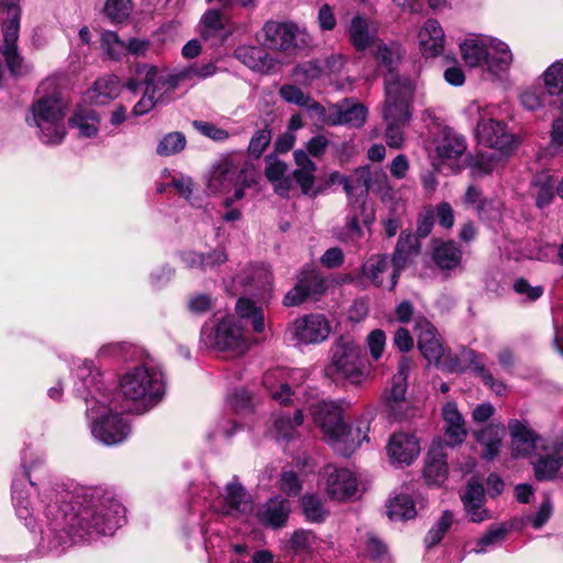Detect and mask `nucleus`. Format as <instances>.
<instances>
[{
	"label": "nucleus",
	"mask_w": 563,
	"mask_h": 563,
	"mask_svg": "<svg viewBox=\"0 0 563 563\" xmlns=\"http://www.w3.org/2000/svg\"><path fill=\"white\" fill-rule=\"evenodd\" d=\"M424 478L429 485L439 486L444 483L448 476L446 455L443 448L433 445L427 455L423 470Z\"/></svg>",
	"instance_id": "c9c22d12"
},
{
	"label": "nucleus",
	"mask_w": 563,
	"mask_h": 563,
	"mask_svg": "<svg viewBox=\"0 0 563 563\" xmlns=\"http://www.w3.org/2000/svg\"><path fill=\"white\" fill-rule=\"evenodd\" d=\"M453 521V516L450 511H444L440 519L428 531L424 542L428 548L438 544L450 529Z\"/></svg>",
	"instance_id": "052dcab7"
},
{
	"label": "nucleus",
	"mask_w": 563,
	"mask_h": 563,
	"mask_svg": "<svg viewBox=\"0 0 563 563\" xmlns=\"http://www.w3.org/2000/svg\"><path fill=\"white\" fill-rule=\"evenodd\" d=\"M298 283L303 284V290L308 297L320 295L325 289L324 279L313 268H305L298 278Z\"/></svg>",
	"instance_id": "13d9d810"
},
{
	"label": "nucleus",
	"mask_w": 563,
	"mask_h": 563,
	"mask_svg": "<svg viewBox=\"0 0 563 563\" xmlns=\"http://www.w3.org/2000/svg\"><path fill=\"white\" fill-rule=\"evenodd\" d=\"M419 251L420 244L418 236L412 233L401 232L393 256V273L387 284L390 290L394 289L397 284L399 272L405 268L413 256L419 254Z\"/></svg>",
	"instance_id": "a878e982"
},
{
	"label": "nucleus",
	"mask_w": 563,
	"mask_h": 563,
	"mask_svg": "<svg viewBox=\"0 0 563 563\" xmlns=\"http://www.w3.org/2000/svg\"><path fill=\"white\" fill-rule=\"evenodd\" d=\"M346 32L350 43L356 51H365L378 42L376 24L362 14L351 19Z\"/></svg>",
	"instance_id": "393cba45"
},
{
	"label": "nucleus",
	"mask_w": 563,
	"mask_h": 563,
	"mask_svg": "<svg viewBox=\"0 0 563 563\" xmlns=\"http://www.w3.org/2000/svg\"><path fill=\"white\" fill-rule=\"evenodd\" d=\"M411 369L410 358L402 356L398 364V371L391 379L390 399L399 401L404 399L407 388V377Z\"/></svg>",
	"instance_id": "603ef678"
},
{
	"label": "nucleus",
	"mask_w": 563,
	"mask_h": 563,
	"mask_svg": "<svg viewBox=\"0 0 563 563\" xmlns=\"http://www.w3.org/2000/svg\"><path fill=\"white\" fill-rule=\"evenodd\" d=\"M462 260V251L457 245L450 242H442L434 247L433 261L443 271H451L456 268Z\"/></svg>",
	"instance_id": "a18cd8bd"
},
{
	"label": "nucleus",
	"mask_w": 563,
	"mask_h": 563,
	"mask_svg": "<svg viewBox=\"0 0 563 563\" xmlns=\"http://www.w3.org/2000/svg\"><path fill=\"white\" fill-rule=\"evenodd\" d=\"M474 435L483 448L482 456L485 460H493L499 454L505 435V426L501 422L489 423L483 429L475 431Z\"/></svg>",
	"instance_id": "f704fd0d"
},
{
	"label": "nucleus",
	"mask_w": 563,
	"mask_h": 563,
	"mask_svg": "<svg viewBox=\"0 0 563 563\" xmlns=\"http://www.w3.org/2000/svg\"><path fill=\"white\" fill-rule=\"evenodd\" d=\"M20 0H0V15H5L2 21V44L0 52L5 64L13 75L22 71V58L18 52V40L21 20Z\"/></svg>",
	"instance_id": "9b49d317"
},
{
	"label": "nucleus",
	"mask_w": 563,
	"mask_h": 563,
	"mask_svg": "<svg viewBox=\"0 0 563 563\" xmlns=\"http://www.w3.org/2000/svg\"><path fill=\"white\" fill-rule=\"evenodd\" d=\"M122 410L145 412L157 405L165 393L163 373L145 365L128 371L120 380Z\"/></svg>",
	"instance_id": "39448f33"
},
{
	"label": "nucleus",
	"mask_w": 563,
	"mask_h": 563,
	"mask_svg": "<svg viewBox=\"0 0 563 563\" xmlns=\"http://www.w3.org/2000/svg\"><path fill=\"white\" fill-rule=\"evenodd\" d=\"M238 282L244 286L254 285L260 288H266L272 285V273L264 265L254 266L251 268L249 277H239Z\"/></svg>",
	"instance_id": "69168bd1"
},
{
	"label": "nucleus",
	"mask_w": 563,
	"mask_h": 563,
	"mask_svg": "<svg viewBox=\"0 0 563 563\" xmlns=\"http://www.w3.org/2000/svg\"><path fill=\"white\" fill-rule=\"evenodd\" d=\"M163 177L169 179L172 185L177 192L185 198L190 205L196 206L197 199L194 197L195 184L191 177L179 174H172L168 169L163 172Z\"/></svg>",
	"instance_id": "5fc2aeb1"
},
{
	"label": "nucleus",
	"mask_w": 563,
	"mask_h": 563,
	"mask_svg": "<svg viewBox=\"0 0 563 563\" xmlns=\"http://www.w3.org/2000/svg\"><path fill=\"white\" fill-rule=\"evenodd\" d=\"M289 510L287 499L272 498L258 509L257 518L264 525L278 528L286 522Z\"/></svg>",
	"instance_id": "a19ab883"
},
{
	"label": "nucleus",
	"mask_w": 563,
	"mask_h": 563,
	"mask_svg": "<svg viewBox=\"0 0 563 563\" xmlns=\"http://www.w3.org/2000/svg\"><path fill=\"white\" fill-rule=\"evenodd\" d=\"M418 43L424 57H435L442 54L445 44L444 31L437 20L429 19L418 33Z\"/></svg>",
	"instance_id": "bb28decb"
},
{
	"label": "nucleus",
	"mask_w": 563,
	"mask_h": 563,
	"mask_svg": "<svg viewBox=\"0 0 563 563\" xmlns=\"http://www.w3.org/2000/svg\"><path fill=\"white\" fill-rule=\"evenodd\" d=\"M303 421L301 409H297L294 418L283 412L276 413L272 417V424L269 433L277 440H288L296 434L297 427Z\"/></svg>",
	"instance_id": "79ce46f5"
},
{
	"label": "nucleus",
	"mask_w": 563,
	"mask_h": 563,
	"mask_svg": "<svg viewBox=\"0 0 563 563\" xmlns=\"http://www.w3.org/2000/svg\"><path fill=\"white\" fill-rule=\"evenodd\" d=\"M114 399L109 394L101 398L92 397L87 400V418L95 440L104 445H114L123 442L130 434L129 422L122 417Z\"/></svg>",
	"instance_id": "0eeeda50"
},
{
	"label": "nucleus",
	"mask_w": 563,
	"mask_h": 563,
	"mask_svg": "<svg viewBox=\"0 0 563 563\" xmlns=\"http://www.w3.org/2000/svg\"><path fill=\"white\" fill-rule=\"evenodd\" d=\"M75 388L80 394L85 401L96 398H101L102 394H107L102 389V379L100 372L95 368L91 361L81 360L75 369Z\"/></svg>",
	"instance_id": "b1692460"
},
{
	"label": "nucleus",
	"mask_w": 563,
	"mask_h": 563,
	"mask_svg": "<svg viewBox=\"0 0 563 563\" xmlns=\"http://www.w3.org/2000/svg\"><path fill=\"white\" fill-rule=\"evenodd\" d=\"M121 81L115 75H106L98 78L85 92V99L92 104L104 106L119 97Z\"/></svg>",
	"instance_id": "c756f323"
},
{
	"label": "nucleus",
	"mask_w": 563,
	"mask_h": 563,
	"mask_svg": "<svg viewBox=\"0 0 563 563\" xmlns=\"http://www.w3.org/2000/svg\"><path fill=\"white\" fill-rule=\"evenodd\" d=\"M465 150L466 143L464 137L453 132H445L435 147L438 157L443 163L456 161L464 154Z\"/></svg>",
	"instance_id": "37998d69"
},
{
	"label": "nucleus",
	"mask_w": 563,
	"mask_h": 563,
	"mask_svg": "<svg viewBox=\"0 0 563 563\" xmlns=\"http://www.w3.org/2000/svg\"><path fill=\"white\" fill-rule=\"evenodd\" d=\"M308 410L325 441L332 445L336 444L344 426L341 405L333 400H319L309 404Z\"/></svg>",
	"instance_id": "2eb2a0df"
},
{
	"label": "nucleus",
	"mask_w": 563,
	"mask_h": 563,
	"mask_svg": "<svg viewBox=\"0 0 563 563\" xmlns=\"http://www.w3.org/2000/svg\"><path fill=\"white\" fill-rule=\"evenodd\" d=\"M183 262L190 268H214L227 261V255L221 250H216L207 255L194 251H187L181 254Z\"/></svg>",
	"instance_id": "49530a36"
},
{
	"label": "nucleus",
	"mask_w": 563,
	"mask_h": 563,
	"mask_svg": "<svg viewBox=\"0 0 563 563\" xmlns=\"http://www.w3.org/2000/svg\"><path fill=\"white\" fill-rule=\"evenodd\" d=\"M287 331L299 344H318L328 339L331 324L323 314L310 313L295 319Z\"/></svg>",
	"instance_id": "dca6fc26"
},
{
	"label": "nucleus",
	"mask_w": 563,
	"mask_h": 563,
	"mask_svg": "<svg viewBox=\"0 0 563 563\" xmlns=\"http://www.w3.org/2000/svg\"><path fill=\"white\" fill-rule=\"evenodd\" d=\"M68 122L80 137H95L99 132V114L85 106H78Z\"/></svg>",
	"instance_id": "ea45409f"
},
{
	"label": "nucleus",
	"mask_w": 563,
	"mask_h": 563,
	"mask_svg": "<svg viewBox=\"0 0 563 563\" xmlns=\"http://www.w3.org/2000/svg\"><path fill=\"white\" fill-rule=\"evenodd\" d=\"M186 146V137L180 132L166 134L158 143L156 153L161 156H170L181 152Z\"/></svg>",
	"instance_id": "bf43d9fd"
},
{
	"label": "nucleus",
	"mask_w": 563,
	"mask_h": 563,
	"mask_svg": "<svg viewBox=\"0 0 563 563\" xmlns=\"http://www.w3.org/2000/svg\"><path fill=\"white\" fill-rule=\"evenodd\" d=\"M54 86L53 80L42 82L38 93L43 95L33 102L31 117L26 118L29 125L37 128L41 141L46 144H59L66 135L64 119L68 102L56 89L48 92Z\"/></svg>",
	"instance_id": "423d86ee"
},
{
	"label": "nucleus",
	"mask_w": 563,
	"mask_h": 563,
	"mask_svg": "<svg viewBox=\"0 0 563 563\" xmlns=\"http://www.w3.org/2000/svg\"><path fill=\"white\" fill-rule=\"evenodd\" d=\"M235 311L241 319L251 321L252 328L255 332L261 333L265 329L264 313L261 307H257L254 301L240 298L235 305Z\"/></svg>",
	"instance_id": "09e8293b"
},
{
	"label": "nucleus",
	"mask_w": 563,
	"mask_h": 563,
	"mask_svg": "<svg viewBox=\"0 0 563 563\" xmlns=\"http://www.w3.org/2000/svg\"><path fill=\"white\" fill-rule=\"evenodd\" d=\"M412 90L408 79L390 74L385 80V101L382 107L384 122L409 123Z\"/></svg>",
	"instance_id": "f8f14e48"
},
{
	"label": "nucleus",
	"mask_w": 563,
	"mask_h": 563,
	"mask_svg": "<svg viewBox=\"0 0 563 563\" xmlns=\"http://www.w3.org/2000/svg\"><path fill=\"white\" fill-rule=\"evenodd\" d=\"M124 521V508L102 487L77 486L43 532L53 550L112 534Z\"/></svg>",
	"instance_id": "f257e3e1"
},
{
	"label": "nucleus",
	"mask_w": 563,
	"mask_h": 563,
	"mask_svg": "<svg viewBox=\"0 0 563 563\" xmlns=\"http://www.w3.org/2000/svg\"><path fill=\"white\" fill-rule=\"evenodd\" d=\"M536 454L533 463L536 477L540 481L552 479L563 465V432L553 441L545 442Z\"/></svg>",
	"instance_id": "aec40b11"
},
{
	"label": "nucleus",
	"mask_w": 563,
	"mask_h": 563,
	"mask_svg": "<svg viewBox=\"0 0 563 563\" xmlns=\"http://www.w3.org/2000/svg\"><path fill=\"white\" fill-rule=\"evenodd\" d=\"M104 12L111 21L122 22L132 12V2L131 0H107Z\"/></svg>",
	"instance_id": "0e129e2a"
},
{
	"label": "nucleus",
	"mask_w": 563,
	"mask_h": 563,
	"mask_svg": "<svg viewBox=\"0 0 563 563\" xmlns=\"http://www.w3.org/2000/svg\"><path fill=\"white\" fill-rule=\"evenodd\" d=\"M262 43L271 49L287 52L296 47L298 27L291 23L267 21L262 27Z\"/></svg>",
	"instance_id": "4be33fe9"
},
{
	"label": "nucleus",
	"mask_w": 563,
	"mask_h": 563,
	"mask_svg": "<svg viewBox=\"0 0 563 563\" xmlns=\"http://www.w3.org/2000/svg\"><path fill=\"white\" fill-rule=\"evenodd\" d=\"M234 56L253 71L269 74L276 67V60L265 49L254 45H240Z\"/></svg>",
	"instance_id": "cd10ccee"
},
{
	"label": "nucleus",
	"mask_w": 563,
	"mask_h": 563,
	"mask_svg": "<svg viewBox=\"0 0 563 563\" xmlns=\"http://www.w3.org/2000/svg\"><path fill=\"white\" fill-rule=\"evenodd\" d=\"M301 507L309 521L320 522L324 520L327 510L322 501L314 495H305L301 498Z\"/></svg>",
	"instance_id": "e2e57ef3"
},
{
	"label": "nucleus",
	"mask_w": 563,
	"mask_h": 563,
	"mask_svg": "<svg viewBox=\"0 0 563 563\" xmlns=\"http://www.w3.org/2000/svg\"><path fill=\"white\" fill-rule=\"evenodd\" d=\"M101 48L111 59H121L126 55L125 42L115 32L104 31L101 34Z\"/></svg>",
	"instance_id": "4d7b16f0"
},
{
	"label": "nucleus",
	"mask_w": 563,
	"mask_h": 563,
	"mask_svg": "<svg viewBox=\"0 0 563 563\" xmlns=\"http://www.w3.org/2000/svg\"><path fill=\"white\" fill-rule=\"evenodd\" d=\"M548 151L552 155L563 156V118L555 119L550 129Z\"/></svg>",
	"instance_id": "774afa93"
},
{
	"label": "nucleus",
	"mask_w": 563,
	"mask_h": 563,
	"mask_svg": "<svg viewBox=\"0 0 563 563\" xmlns=\"http://www.w3.org/2000/svg\"><path fill=\"white\" fill-rule=\"evenodd\" d=\"M294 159L297 167L292 172V180H296L303 195L316 196L318 192L314 188V173L317 170L316 164L309 158L308 154L303 150L295 151Z\"/></svg>",
	"instance_id": "2f4dec72"
},
{
	"label": "nucleus",
	"mask_w": 563,
	"mask_h": 563,
	"mask_svg": "<svg viewBox=\"0 0 563 563\" xmlns=\"http://www.w3.org/2000/svg\"><path fill=\"white\" fill-rule=\"evenodd\" d=\"M465 512L470 520L475 523L483 522L490 518L489 511L485 508V492L479 483L471 482L461 494Z\"/></svg>",
	"instance_id": "c85d7f7f"
},
{
	"label": "nucleus",
	"mask_w": 563,
	"mask_h": 563,
	"mask_svg": "<svg viewBox=\"0 0 563 563\" xmlns=\"http://www.w3.org/2000/svg\"><path fill=\"white\" fill-rule=\"evenodd\" d=\"M549 95L563 99V58L552 63L542 75Z\"/></svg>",
	"instance_id": "8fccbe9b"
},
{
	"label": "nucleus",
	"mask_w": 563,
	"mask_h": 563,
	"mask_svg": "<svg viewBox=\"0 0 563 563\" xmlns=\"http://www.w3.org/2000/svg\"><path fill=\"white\" fill-rule=\"evenodd\" d=\"M369 421L371 416L368 413H364L355 421L354 426L350 427L349 429L345 424L343 426L340 439L335 444H342L344 446L342 449L343 454H350L356 450L364 441L368 440L367 434L369 431Z\"/></svg>",
	"instance_id": "72a5a7b5"
},
{
	"label": "nucleus",
	"mask_w": 563,
	"mask_h": 563,
	"mask_svg": "<svg viewBox=\"0 0 563 563\" xmlns=\"http://www.w3.org/2000/svg\"><path fill=\"white\" fill-rule=\"evenodd\" d=\"M307 376V371L302 368H274L265 373L263 385L273 400L288 405L299 400L301 384Z\"/></svg>",
	"instance_id": "ddd939ff"
},
{
	"label": "nucleus",
	"mask_w": 563,
	"mask_h": 563,
	"mask_svg": "<svg viewBox=\"0 0 563 563\" xmlns=\"http://www.w3.org/2000/svg\"><path fill=\"white\" fill-rule=\"evenodd\" d=\"M385 123V140L389 147L400 148L405 143V128L409 123L400 122H384Z\"/></svg>",
	"instance_id": "338daca9"
},
{
	"label": "nucleus",
	"mask_w": 563,
	"mask_h": 563,
	"mask_svg": "<svg viewBox=\"0 0 563 563\" xmlns=\"http://www.w3.org/2000/svg\"><path fill=\"white\" fill-rule=\"evenodd\" d=\"M320 118V120L328 125H350L353 128H361L367 117V109L358 102L351 100H343L342 102L331 104L324 108L318 102L311 106Z\"/></svg>",
	"instance_id": "4468645a"
},
{
	"label": "nucleus",
	"mask_w": 563,
	"mask_h": 563,
	"mask_svg": "<svg viewBox=\"0 0 563 563\" xmlns=\"http://www.w3.org/2000/svg\"><path fill=\"white\" fill-rule=\"evenodd\" d=\"M553 179L547 173L538 174L532 183V195L539 208L548 206L553 199Z\"/></svg>",
	"instance_id": "3c124183"
},
{
	"label": "nucleus",
	"mask_w": 563,
	"mask_h": 563,
	"mask_svg": "<svg viewBox=\"0 0 563 563\" xmlns=\"http://www.w3.org/2000/svg\"><path fill=\"white\" fill-rule=\"evenodd\" d=\"M201 341L207 347L240 356L247 352L250 342L241 322L234 316L214 317L201 330Z\"/></svg>",
	"instance_id": "1a4fd4ad"
},
{
	"label": "nucleus",
	"mask_w": 563,
	"mask_h": 563,
	"mask_svg": "<svg viewBox=\"0 0 563 563\" xmlns=\"http://www.w3.org/2000/svg\"><path fill=\"white\" fill-rule=\"evenodd\" d=\"M322 487L331 499L344 501L356 495L357 478L347 468L328 465L323 471Z\"/></svg>",
	"instance_id": "f3484780"
},
{
	"label": "nucleus",
	"mask_w": 563,
	"mask_h": 563,
	"mask_svg": "<svg viewBox=\"0 0 563 563\" xmlns=\"http://www.w3.org/2000/svg\"><path fill=\"white\" fill-rule=\"evenodd\" d=\"M211 508L223 516L239 517L251 512L253 505L242 485L232 481L225 486L224 494L212 500Z\"/></svg>",
	"instance_id": "6ab92c4d"
},
{
	"label": "nucleus",
	"mask_w": 563,
	"mask_h": 563,
	"mask_svg": "<svg viewBox=\"0 0 563 563\" xmlns=\"http://www.w3.org/2000/svg\"><path fill=\"white\" fill-rule=\"evenodd\" d=\"M507 532L508 529L504 525L492 526L486 533L477 539L472 551L477 554L487 552L489 549L500 544L505 540Z\"/></svg>",
	"instance_id": "864d4df0"
},
{
	"label": "nucleus",
	"mask_w": 563,
	"mask_h": 563,
	"mask_svg": "<svg viewBox=\"0 0 563 563\" xmlns=\"http://www.w3.org/2000/svg\"><path fill=\"white\" fill-rule=\"evenodd\" d=\"M507 427L515 456H528L536 453L547 442L525 420L510 419Z\"/></svg>",
	"instance_id": "412c9836"
},
{
	"label": "nucleus",
	"mask_w": 563,
	"mask_h": 563,
	"mask_svg": "<svg viewBox=\"0 0 563 563\" xmlns=\"http://www.w3.org/2000/svg\"><path fill=\"white\" fill-rule=\"evenodd\" d=\"M287 165L276 157L266 158L265 175L273 183L275 192L280 197H288L292 188V178L287 175Z\"/></svg>",
	"instance_id": "58836bf2"
},
{
	"label": "nucleus",
	"mask_w": 563,
	"mask_h": 563,
	"mask_svg": "<svg viewBox=\"0 0 563 563\" xmlns=\"http://www.w3.org/2000/svg\"><path fill=\"white\" fill-rule=\"evenodd\" d=\"M388 517L391 520H409L417 516L413 498L409 494H399L388 504Z\"/></svg>",
	"instance_id": "de8ad7c7"
},
{
	"label": "nucleus",
	"mask_w": 563,
	"mask_h": 563,
	"mask_svg": "<svg viewBox=\"0 0 563 563\" xmlns=\"http://www.w3.org/2000/svg\"><path fill=\"white\" fill-rule=\"evenodd\" d=\"M305 466L308 471H302L300 473H296L294 471H284L280 479V489L288 494L289 496L298 495L301 490V482L299 476L307 474L308 472H312L313 465L310 462H306Z\"/></svg>",
	"instance_id": "680f3d73"
},
{
	"label": "nucleus",
	"mask_w": 563,
	"mask_h": 563,
	"mask_svg": "<svg viewBox=\"0 0 563 563\" xmlns=\"http://www.w3.org/2000/svg\"><path fill=\"white\" fill-rule=\"evenodd\" d=\"M139 75L144 76L145 90L159 102H163L165 95L173 91L183 81L180 71L177 75H170L151 65L140 67Z\"/></svg>",
	"instance_id": "5701e85b"
},
{
	"label": "nucleus",
	"mask_w": 563,
	"mask_h": 563,
	"mask_svg": "<svg viewBox=\"0 0 563 563\" xmlns=\"http://www.w3.org/2000/svg\"><path fill=\"white\" fill-rule=\"evenodd\" d=\"M34 486V483L30 478V474L25 473L22 477L14 479L12 484V501L15 508L16 516L25 520V525L30 526L27 522L33 515L32 503L29 498V492L26 490V486Z\"/></svg>",
	"instance_id": "4c0bfd02"
},
{
	"label": "nucleus",
	"mask_w": 563,
	"mask_h": 563,
	"mask_svg": "<svg viewBox=\"0 0 563 563\" xmlns=\"http://www.w3.org/2000/svg\"><path fill=\"white\" fill-rule=\"evenodd\" d=\"M496 110L495 106L485 108L477 123L478 143L489 147L492 153H481L471 163L472 175L482 177L496 169L501 161L508 157L516 147V139L505 123L489 118Z\"/></svg>",
	"instance_id": "20e7f679"
},
{
	"label": "nucleus",
	"mask_w": 563,
	"mask_h": 563,
	"mask_svg": "<svg viewBox=\"0 0 563 563\" xmlns=\"http://www.w3.org/2000/svg\"><path fill=\"white\" fill-rule=\"evenodd\" d=\"M460 51L468 67H481L492 81L503 82L508 78L514 54L506 42L493 36L475 35L465 38Z\"/></svg>",
	"instance_id": "7ed1b4c3"
},
{
	"label": "nucleus",
	"mask_w": 563,
	"mask_h": 563,
	"mask_svg": "<svg viewBox=\"0 0 563 563\" xmlns=\"http://www.w3.org/2000/svg\"><path fill=\"white\" fill-rule=\"evenodd\" d=\"M393 268L385 255H373L362 266V276L377 287L387 288Z\"/></svg>",
	"instance_id": "e433bc0d"
},
{
	"label": "nucleus",
	"mask_w": 563,
	"mask_h": 563,
	"mask_svg": "<svg viewBox=\"0 0 563 563\" xmlns=\"http://www.w3.org/2000/svg\"><path fill=\"white\" fill-rule=\"evenodd\" d=\"M208 195L224 196L223 206L229 208L245 195V188L254 181V166L241 154L219 158L205 177Z\"/></svg>",
	"instance_id": "f03ea898"
},
{
	"label": "nucleus",
	"mask_w": 563,
	"mask_h": 563,
	"mask_svg": "<svg viewBox=\"0 0 563 563\" xmlns=\"http://www.w3.org/2000/svg\"><path fill=\"white\" fill-rule=\"evenodd\" d=\"M368 177V168L363 167L355 170L353 179H349L339 172H334L330 175V183L342 185L346 195L351 197L355 191H360L362 195L367 192L371 187Z\"/></svg>",
	"instance_id": "c03bdc74"
},
{
	"label": "nucleus",
	"mask_w": 563,
	"mask_h": 563,
	"mask_svg": "<svg viewBox=\"0 0 563 563\" xmlns=\"http://www.w3.org/2000/svg\"><path fill=\"white\" fill-rule=\"evenodd\" d=\"M420 451V441L411 432L393 433L386 445L388 460L396 467L411 465L418 459Z\"/></svg>",
	"instance_id": "a211bd4d"
},
{
	"label": "nucleus",
	"mask_w": 563,
	"mask_h": 563,
	"mask_svg": "<svg viewBox=\"0 0 563 563\" xmlns=\"http://www.w3.org/2000/svg\"><path fill=\"white\" fill-rule=\"evenodd\" d=\"M325 374L352 384L361 383L366 376L362 347L350 339L338 340L331 349Z\"/></svg>",
	"instance_id": "9d476101"
},
{
	"label": "nucleus",
	"mask_w": 563,
	"mask_h": 563,
	"mask_svg": "<svg viewBox=\"0 0 563 563\" xmlns=\"http://www.w3.org/2000/svg\"><path fill=\"white\" fill-rule=\"evenodd\" d=\"M369 421L371 416L368 413H364L355 421L354 426L350 427L349 429L345 424L343 426L340 439L335 444H342L344 446L342 449L343 454H350L356 450L364 441L368 440L367 434L369 431Z\"/></svg>",
	"instance_id": "473e14b6"
},
{
	"label": "nucleus",
	"mask_w": 563,
	"mask_h": 563,
	"mask_svg": "<svg viewBox=\"0 0 563 563\" xmlns=\"http://www.w3.org/2000/svg\"><path fill=\"white\" fill-rule=\"evenodd\" d=\"M415 331L418 336V347L429 364L448 372H462L467 368V362H473L475 353L463 350L459 355L446 351L435 328L423 317L415 318Z\"/></svg>",
	"instance_id": "6e6552de"
},
{
	"label": "nucleus",
	"mask_w": 563,
	"mask_h": 563,
	"mask_svg": "<svg viewBox=\"0 0 563 563\" xmlns=\"http://www.w3.org/2000/svg\"><path fill=\"white\" fill-rule=\"evenodd\" d=\"M442 418L446 443L452 446L462 443L467 435V430L465 420L455 402L448 401L444 404L442 407Z\"/></svg>",
	"instance_id": "7c9ffc66"
},
{
	"label": "nucleus",
	"mask_w": 563,
	"mask_h": 563,
	"mask_svg": "<svg viewBox=\"0 0 563 563\" xmlns=\"http://www.w3.org/2000/svg\"><path fill=\"white\" fill-rule=\"evenodd\" d=\"M549 96L545 86H530L521 92L520 101L527 110L536 111L547 103Z\"/></svg>",
	"instance_id": "6e6d98bb"
}]
</instances>
